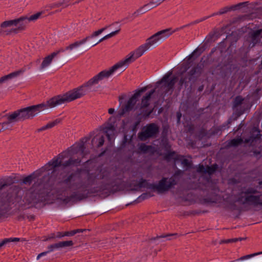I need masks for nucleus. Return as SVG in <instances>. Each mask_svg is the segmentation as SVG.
Instances as JSON below:
<instances>
[{"label":"nucleus","instance_id":"1","mask_svg":"<svg viewBox=\"0 0 262 262\" xmlns=\"http://www.w3.org/2000/svg\"><path fill=\"white\" fill-rule=\"evenodd\" d=\"M150 48L145 42L130 52L124 59L115 64L109 69L99 72L81 86L70 91L63 95L54 97L46 102L37 104V114L42 111L53 108L81 98L85 95L92 86L98 84L100 80L111 77L118 70L122 71L125 70L130 63L143 55Z\"/></svg>","mask_w":262,"mask_h":262},{"label":"nucleus","instance_id":"2","mask_svg":"<svg viewBox=\"0 0 262 262\" xmlns=\"http://www.w3.org/2000/svg\"><path fill=\"white\" fill-rule=\"evenodd\" d=\"M146 90V88L143 87L136 90L134 94L126 101L123 100L125 95L120 96L118 115H127L129 113L135 115H150L153 109L150 105L151 98L155 90L153 89L147 93L142 97L141 101L138 102L141 93Z\"/></svg>","mask_w":262,"mask_h":262},{"label":"nucleus","instance_id":"3","mask_svg":"<svg viewBox=\"0 0 262 262\" xmlns=\"http://www.w3.org/2000/svg\"><path fill=\"white\" fill-rule=\"evenodd\" d=\"M72 178L73 175L71 174L58 184V198L66 204L71 202L81 201L88 196L85 193L86 187L81 182H73Z\"/></svg>","mask_w":262,"mask_h":262},{"label":"nucleus","instance_id":"4","mask_svg":"<svg viewBox=\"0 0 262 262\" xmlns=\"http://www.w3.org/2000/svg\"><path fill=\"white\" fill-rule=\"evenodd\" d=\"M90 139L91 137L83 138L79 142L75 143L69 148L67 151L59 154L58 156L64 154L63 158L61 160V164L60 166H62L63 167H66L71 165L77 166L79 165L81 160L78 158L73 159V158H70L68 160L63 162V160L69 156H72L78 153H80L82 157H84L89 154L90 149L93 148L92 142H90Z\"/></svg>","mask_w":262,"mask_h":262},{"label":"nucleus","instance_id":"5","mask_svg":"<svg viewBox=\"0 0 262 262\" xmlns=\"http://www.w3.org/2000/svg\"><path fill=\"white\" fill-rule=\"evenodd\" d=\"M236 201L245 207L262 206V192L257 187L245 188L237 195Z\"/></svg>","mask_w":262,"mask_h":262},{"label":"nucleus","instance_id":"6","mask_svg":"<svg viewBox=\"0 0 262 262\" xmlns=\"http://www.w3.org/2000/svg\"><path fill=\"white\" fill-rule=\"evenodd\" d=\"M14 181L12 177L0 179V219L6 217L14 200L11 191L3 192L1 190L14 183Z\"/></svg>","mask_w":262,"mask_h":262},{"label":"nucleus","instance_id":"7","mask_svg":"<svg viewBox=\"0 0 262 262\" xmlns=\"http://www.w3.org/2000/svg\"><path fill=\"white\" fill-rule=\"evenodd\" d=\"M63 155L64 154H62L53 158L40 169L24 178L23 183L26 185H30L32 181L37 177L40 176L43 172L51 170L54 171L55 168L60 166L61 164V160L63 158Z\"/></svg>","mask_w":262,"mask_h":262},{"label":"nucleus","instance_id":"8","mask_svg":"<svg viewBox=\"0 0 262 262\" xmlns=\"http://www.w3.org/2000/svg\"><path fill=\"white\" fill-rule=\"evenodd\" d=\"M183 173L181 170H177L174 174L169 179L163 178L158 184L154 186L153 188L159 193H163L168 191L170 188L177 184L179 179L178 176Z\"/></svg>","mask_w":262,"mask_h":262},{"label":"nucleus","instance_id":"9","mask_svg":"<svg viewBox=\"0 0 262 262\" xmlns=\"http://www.w3.org/2000/svg\"><path fill=\"white\" fill-rule=\"evenodd\" d=\"M174 31L171 29H166L158 32L148 38L146 41L148 47L151 49L163 41L170 36Z\"/></svg>","mask_w":262,"mask_h":262},{"label":"nucleus","instance_id":"10","mask_svg":"<svg viewBox=\"0 0 262 262\" xmlns=\"http://www.w3.org/2000/svg\"><path fill=\"white\" fill-rule=\"evenodd\" d=\"M203 66L202 64H197L192 67L187 73L186 76L182 77L179 80V85L182 86L186 85L188 82L195 81L202 73Z\"/></svg>","mask_w":262,"mask_h":262},{"label":"nucleus","instance_id":"11","mask_svg":"<svg viewBox=\"0 0 262 262\" xmlns=\"http://www.w3.org/2000/svg\"><path fill=\"white\" fill-rule=\"evenodd\" d=\"M250 107L249 100L241 96H236L233 102V110L237 112V115L244 114L246 111L249 110Z\"/></svg>","mask_w":262,"mask_h":262},{"label":"nucleus","instance_id":"12","mask_svg":"<svg viewBox=\"0 0 262 262\" xmlns=\"http://www.w3.org/2000/svg\"><path fill=\"white\" fill-rule=\"evenodd\" d=\"M172 75V72H168L164 75L163 78L157 82V85L163 84V90H164L165 94L169 92L171 93L173 90L174 85L176 83L177 77H173L169 79V77Z\"/></svg>","mask_w":262,"mask_h":262},{"label":"nucleus","instance_id":"13","mask_svg":"<svg viewBox=\"0 0 262 262\" xmlns=\"http://www.w3.org/2000/svg\"><path fill=\"white\" fill-rule=\"evenodd\" d=\"M107 28H108V26H106V27L102 28L96 31H95L91 35L88 36L84 38L83 39H82L80 40L76 41L70 44L69 46H67L66 48V49L67 51H70L78 49L81 46L84 44L90 39L97 37V36L101 34Z\"/></svg>","mask_w":262,"mask_h":262},{"label":"nucleus","instance_id":"14","mask_svg":"<svg viewBox=\"0 0 262 262\" xmlns=\"http://www.w3.org/2000/svg\"><path fill=\"white\" fill-rule=\"evenodd\" d=\"M158 132V126L154 123H151L147 125L143 131L139 134L138 137L141 141H145L148 138L155 136Z\"/></svg>","mask_w":262,"mask_h":262},{"label":"nucleus","instance_id":"15","mask_svg":"<svg viewBox=\"0 0 262 262\" xmlns=\"http://www.w3.org/2000/svg\"><path fill=\"white\" fill-rule=\"evenodd\" d=\"M18 20H6L3 22L1 24V32L0 34L2 33H6L7 34H8L10 33V29L13 27H15L16 23L18 21Z\"/></svg>","mask_w":262,"mask_h":262},{"label":"nucleus","instance_id":"16","mask_svg":"<svg viewBox=\"0 0 262 262\" xmlns=\"http://www.w3.org/2000/svg\"><path fill=\"white\" fill-rule=\"evenodd\" d=\"M93 148H99L102 146L104 142V135L101 132H98L91 140Z\"/></svg>","mask_w":262,"mask_h":262},{"label":"nucleus","instance_id":"17","mask_svg":"<svg viewBox=\"0 0 262 262\" xmlns=\"http://www.w3.org/2000/svg\"><path fill=\"white\" fill-rule=\"evenodd\" d=\"M37 196V193L33 190V188H31L26 191L23 202L25 204L29 205L36 201Z\"/></svg>","mask_w":262,"mask_h":262},{"label":"nucleus","instance_id":"18","mask_svg":"<svg viewBox=\"0 0 262 262\" xmlns=\"http://www.w3.org/2000/svg\"><path fill=\"white\" fill-rule=\"evenodd\" d=\"M30 116H8L7 120L2 123L3 127L4 128L6 125L11 123H14L18 121H23L26 119H29L30 118Z\"/></svg>","mask_w":262,"mask_h":262},{"label":"nucleus","instance_id":"19","mask_svg":"<svg viewBox=\"0 0 262 262\" xmlns=\"http://www.w3.org/2000/svg\"><path fill=\"white\" fill-rule=\"evenodd\" d=\"M248 3V2H243V3H238L236 5H232V6H227V7H225L224 8H221L219 11V13L218 14H220V15H222L223 14H225V13H226L229 11H235L236 10H237L238 9H239V8L242 6H246V5Z\"/></svg>","mask_w":262,"mask_h":262},{"label":"nucleus","instance_id":"20","mask_svg":"<svg viewBox=\"0 0 262 262\" xmlns=\"http://www.w3.org/2000/svg\"><path fill=\"white\" fill-rule=\"evenodd\" d=\"M261 137L260 132L255 128H253L251 132V136L248 139H246L244 141L245 143H253L259 140Z\"/></svg>","mask_w":262,"mask_h":262},{"label":"nucleus","instance_id":"21","mask_svg":"<svg viewBox=\"0 0 262 262\" xmlns=\"http://www.w3.org/2000/svg\"><path fill=\"white\" fill-rule=\"evenodd\" d=\"M56 56V53H51L50 55L46 57L41 63L40 67V70H43L48 68L52 63L53 59Z\"/></svg>","mask_w":262,"mask_h":262},{"label":"nucleus","instance_id":"22","mask_svg":"<svg viewBox=\"0 0 262 262\" xmlns=\"http://www.w3.org/2000/svg\"><path fill=\"white\" fill-rule=\"evenodd\" d=\"M62 120H63V118H57V119H55L54 120L49 122L46 125L37 129V132H40L45 130L46 129L51 128L59 124V123H60L61 122V121H62Z\"/></svg>","mask_w":262,"mask_h":262},{"label":"nucleus","instance_id":"23","mask_svg":"<svg viewBox=\"0 0 262 262\" xmlns=\"http://www.w3.org/2000/svg\"><path fill=\"white\" fill-rule=\"evenodd\" d=\"M196 50H194L191 54L186 57L185 61L182 64V68L183 69V73L187 71L191 66L193 61L192 60L193 54L195 52Z\"/></svg>","mask_w":262,"mask_h":262},{"label":"nucleus","instance_id":"24","mask_svg":"<svg viewBox=\"0 0 262 262\" xmlns=\"http://www.w3.org/2000/svg\"><path fill=\"white\" fill-rule=\"evenodd\" d=\"M115 129L114 127L112 125H111L107 127H106L104 130V133L105 134L108 140L112 142L114 141L115 138Z\"/></svg>","mask_w":262,"mask_h":262},{"label":"nucleus","instance_id":"25","mask_svg":"<svg viewBox=\"0 0 262 262\" xmlns=\"http://www.w3.org/2000/svg\"><path fill=\"white\" fill-rule=\"evenodd\" d=\"M24 72V70H18L14 72H12L7 75H5L4 76L0 78V84L6 81H7L9 79L12 78L13 77H16L18 76L21 73H23Z\"/></svg>","mask_w":262,"mask_h":262},{"label":"nucleus","instance_id":"26","mask_svg":"<svg viewBox=\"0 0 262 262\" xmlns=\"http://www.w3.org/2000/svg\"><path fill=\"white\" fill-rule=\"evenodd\" d=\"M14 20H18L19 21L16 23L15 27H17L19 29H23L26 25L29 23L28 21V17L22 16L18 18L15 19Z\"/></svg>","mask_w":262,"mask_h":262},{"label":"nucleus","instance_id":"27","mask_svg":"<svg viewBox=\"0 0 262 262\" xmlns=\"http://www.w3.org/2000/svg\"><path fill=\"white\" fill-rule=\"evenodd\" d=\"M151 9L152 8L150 7L149 4H147L144 5L143 7H140L139 9L134 12V13L133 14V15L134 16V17H137L140 14L146 13V12H147L148 11Z\"/></svg>","mask_w":262,"mask_h":262},{"label":"nucleus","instance_id":"28","mask_svg":"<svg viewBox=\"0 0 262 262\" xmlns=\"http://www.w3.org/2000/svg\"><path fill=\"white\" fill-rule=\"evenodd\" d=\"M78 230H72L71 231H67L64 232H58L56 234V237L61 238L65 236H73L77 233Z\"/></svg>","mask_w":262,"mask_h":262},{"label":"nucleus","instance_id":"29","mask_svg":"<svg viewBox=\"0 0 262 262\" xmlns=\"http://www.w3.org/2000/svg\"><path fill=\"white\" fill-rule=\"evenodd\" d=\"M260 254H262V251L259 252H256V253H254L252 254H248V255H246L242 256L240 258L237 259L236 261H244L245 260H247L250 258H252V257L257 256V255H259Z\"/></svg>","mask_w":262,"mask_h":262},{"label":"nucleus","instance_id":"30","mask_svg":"<svg viewBox=\"0 0 262 262\" xmlns=\"http://www.w3.org/2000/svg\"><path fill=\"white\" fill-rule=\"evenodd\" d=\"M243 238L239 237V238H233L227 239H222L219 242L220 244H229L231 243H236L238 241H241L243 239Z\"/></svg>","mask_w":262,"mask_h":262},{"label":"nucleus","instance_id":"31","mask_svg":"<svg viewBox=\"0 0 262 262\" xmlns=\"http://www.w3.org/2000/svg\"><path fill=\"white\" fill-rule=\"evenodd\" d=\"M243 142V140L241 138H237V139H233L229 141L228 144H229V145H230L231 146H237L238 145L242 143Z\"/></svg>","mask_w":262,"mask_h":262},{"label":"nucleus","instance_id":"32","mask_svg":"<svg viewBox=\"0 0 262 262\" xmlns=\"http://www.w3.org/2000/svg\"><path fill=\"white\" fill-rule=\"evenodd\" d=\"M180 156L176 155L175 152H170L166 155L165 159L169 161L170 160L173 159L175 161L179 159Z\"/></svg>","mask_w":262,"mask_h":262},{"label":"nucleus","instance_id":"33","mask_svg":"<svg viewBox=\"0 0 262 262\" xmlns=\"http://www.w3.org/2000/svg\"><path fill=\"white\" fill-rule=\"evenodd\" d=\"M42 14V12H37L35 14H34L31 15L29 17H28V21H35L38 19Z\"/></svg>","mask_w":262,"mask_h":262},{"label":"nucleus","instance_id":"34","mask_svg":"<svg viewBox=\"0 0 262 262\" xmlns=\"http://www.w3.org/2000/svg\"><path fill=\"white\" fill-rule=\"evenodd\" d=\"M217 168V165L214 164L211 166H207L206 167V173L211 174L213 173L216 169Z\"/></svg>","mask_w":262,"mask_h":262},{"label":"nucleus","instance_id":"35","mask_svg":"<svg viewBox=\"0 0 262 262\" xmlns=\"http://www.w3.org/2000/svg\"><path fill=\"white\" fill-rule=\"evenodd\" d=\"M209 18H210V16H205V17H202L201 18H200V19L195 20V21L191 23L190 24H188V25L182 26L181 27V28H184L185 27L188 26H189L190 25H194V24H198V23H199L200 22H202L203 21H204V20H206L207 19H208Z\"/></svg>","mask_w":262,"mask_h":262},{"label":"nucleus","instance_id":"36","mask_svg":"<svg viewBox=\"0 0 262 262\" xmlns=\"http://www.w3.org/2000/svg\"><path fill=\"white\" fill-rule=\"evenodd\" d=\"M61 248L72 246L74 243L72 241L59 242Z\"/></svg>","mask_w":262,"mask_h":262},{"label":"nucleus","instance_id":"37","mask_svg":"<svg viewBox=\"0 0 262 262\" xmlns=\"http://www.w3.org/2000/svg\"><path fill=\"white\" fill-rule=\"evenodd\" d=\"M152 148V146L147 145L145 144H141L139 147V149L144 152L148 151L149 149Z\"/></svg>","mask_w":262,"mask_h":262},{"label":"nucleus","instance_id":"38","mask_svg":"<svg viewBox=\"0 0 262 262\" xmlns=\"http://www.w3.org/2000/svg\"><path fill=\"white\" fill-rule=\"evenodd\" d=\"M165 0H156V1H151L149 4L150 6H152L151 7L152 8H155L158 6H159L161 4H162Z\"/></svg>","mask_w":262,"mask_h":262},{"label":"nucleus","instance_id":"39","mask_svg":"<svg viewBox=\"0 0 262 262\" xmlns=\"http://www.w3.org/2000/svg\"><path fill=\"white\" fill-rule=\"evenodd\" d=\"M262 33V29H259L255 31H253L250 35V37L260 38V36Z\"/></svg>","mask_w":262,"mask_h":262},{"label":"nucleus","instance_id":"40","mask_svg":"<svg viewBox=\"0 0 262 262\" xmlns=\"http://www.w3.org/2000/svg\"><path fill=\"white\" fill-rule=\"evenodd\" d=\"M251 41L249 45L250 47H254L256 44L258 43L260 41V38L251 37Z\"/></svg>","mask_w":262,"mask_h":262},{"label":"nucleus","instance_id":"41","mask_svg":"<svg viewBox=\"0 0 262 262\" xmlns=\"http://www.w3.org/2000/svg\"><path fill=\"white\" fill-rule=\"evenodd\" d=\"M10 190H12L15 192L16 193V195H17L19 192L21 190V189L19 186L15 185L11 187Z\"/></svg>","mask_w":262,"mask_h":262},{"label":"nucleus","instance_id":"42","mask_svg":"<svg viewBox=\"0 0 262 262\" xmlns=\"http://www.w3.org/2000/svg\"><path fill=\"white\" fill-rule=\"evenodd\" d=\"M206 167L203 165L200 164L197 168V171L200 173H206Z\"/></svg>","mask_w":262,"mask_h":262},{"label":"nucleus","instance_id":"43","mask_svg":"<svg viewBox=\"0 0 262 262\" xmlns=\"http://www.w3.org/2000/svg\"><path fill=\"white\" fill-rule=\"evenodd\" d=\"M10 239H4L0 242V250L7 243L10 242Z\"/></svg>","mask_w":262,"mask_h":262},{"label":"nucleus","instance_id":"44","mask_svg":"<svg viewBox=\"0 0 262 262\" xmlns=\"http://www.w3.org/2000/svg\"><path fill=\"white\" fill-rule=\"evenodd\" d=\"M182 164L185 167H190L191 165L190 162L187 159H184L182 161Z\"/></svg>","mask_w":262,"mask_h":262},{"label":"nucleus","instance_id":"45","mask_svg":"<svg viewBox=\"0 0 262 262\" xmlns=\"http://www.w3.org/2000/svg\"><path fill=\"white\" fill-rule=\"evenodd\" d=\"M146 183V180H144L143 179H141L140 180V181L138 184V186H139V187H145Z\"/></svg>","mask_w":262,"mask_h":262},{"label":"nucleus","instance_id":"46","mask_svg":"<svg viewBox=\"0 0 262 262\" xmlns=\"http://www.w3.org/2000/svg\"><path fill=\"white\" fill-rule=\"evenodd\" d=\"M119 31H120V29H119L115 31H113L108 34L110 37L111 38V37L116 35L117 34H118L119 32Z\"/></svg>","mask_w":262,"mask_h":262},{"label":"nucleus","instance_id":"47","mask_svg":"<svg viewBox=\"0 0 262 262\" xmlns=\"http://www.w3.org/2000/svg\"><path fill=\"white\" fill-rule=\"evenodd\" d=\"M52 246H53V247L54 248V250L61 248L59 242L56 243V244H52Z\"/></svg>","mask_w":262,"mask_h":262},{"label":"nucleus","instance_id":"48","mask_svg":"<svg viewBox=\"0 0 262 262\" xmlns=\"http://www.w3.org/2000/svg\"><path fill=\"white\" fill-rule=\"evenodd\" d=\"M48 253V252H43L39 254L37 256V259H39L41 256L46 255Z\"/></svg>","mask_w":262,"mask_h":262},{"label":"nucleus","instance_id":"49","mask_svg":"<svg viewBox=\"0 0 262 262\" xmlns=\"http://www.w3.org/2000/svg\"><path fill=\"white\" fill-rule=\"evenodd\" d=\"M67 50L66 49H63V48H61L59 50L56 51V52H53L52 53H56V56L57 55H58L59 53H61V52H64L65 51H66Z\"/></svg>","mask_w":262,"mask_h":262},{"label":"nucleus","instance_id":"50","mask_svg":"<svg viewBox=\"0 0 262 262\" xmlns=\"http://www.w3.org/2000/svg\"><path fill=\"white\" fill-rule=\"evenodd\" d=\"M48 251H47V252H48V253L52 252L54 250V248L53 247L52 245H51L49 246L48 247Z\"/></svg>","mask_w":262,"mask_h":262},{"label":"nucleus","instance_id":"51","mask_svg":"<svg viewBox=\"0 0 262 262\" xmlns=\"http://www.w3.org/2000/svg\"><path fill=\"white\" fill-rule=\"evenodd\" d=\"M55 237H56V235L55 236V234L54 233H52L50 235V236H49L47 238V240H50L51 239H52V238H55Z\"/></svg>","mask_w":262,"mask_h":262},{"label":"nucleus","instance_id":"52","mask_svg":"<svg viewBox=\"0 0 262 262\" xmlns=\"http://www.w3.org/2000/svg\"><path fill=\"white\" fill-rule=\"evenodd\" d=\"M115 109L113 108H109L108 110V113L110 114V115H112L113 114H114L115 113Z\"/></svg>","mask_w":262,"mask_h":262},{"label":"nucleus","instance_id":"53","mask_svg":"<svg viewBox=\"0 0 262 262\" xmlns=\"http://www.w3.org/2000/svg\"><path fill=\"white\" fill-rule=\"evenodd\" d=\"M103 40H104V37H102V38H101L100 39H99V40L98 42H97L96 43H94V45H93L92 46V47H94V46H95L96 45H97V44H98L99 43H100V42H102V41H103Z\"/></svg>","mask_w":262,"mask_h":262},{"label":"nucleus","instance_id":"54","mask_svg":"<svg viewBox=\"0 0 262 262\" xmlns=\"http://www.w3.org/2000/svg\"><path fill=\"white\" fill-rule=\"evenodd\" d=\"M103 40H104V37H102V38H101L100 39H99V40L98 42H97L96 43H94V45H93L92 46V47H94V46H95L96 45H97V44H98L99 43H100V42H102V41H103Z\"/></svg>","mask_w":262,"mask_h":262},{"label":"nucleus","instance_id":"55","mask_svg":"<svg viewBox=\"0 0 262 262\" xmlns=\"http://www.w3.org/2000/svg\"><path fill=\"white\" fill-rule=\"evenodd\" d=\"M10 239H11L10 242H18L19 241V238L16 237L13 238H10Z\"/></svg>","mask_w":262,"mask_h":262},{"label":"nucleus","instance_id":"56","mask_svg":"<svg viewBox=\"0 0 262 262\" xmlns=\"http://www.w3.org/2000/svg\"><path fill=\"white\" fill-rule=\"evenodd\" d=\"M218 13H219V11L217 12L213 13L211 15H209L208 16H210V17H212V16H214L215 15H220V14H218Z\"/></svg>","mask_w":262,"mask_h":262},{"label":"nucleus","instance_id":"57","mask_svg":"<svg viewBox=\"0 0 262 262\" xmlns=\"http://www.w3.org/2000/svg\"><path fill=\"white\" fill-rule=\"evenodd\" d=\"M103 37L104 38V40L110 38L108 34L106 35L105 36H103Z\"/></svg>","mask_w":262,"mask_h":262},{"label":"nucleus","instance_id":"58","mask_svg":"<svg viewBox=\"0 0 262 262\" xmlns=\"http://www.w3.org/2000/svg\"><path fill=\"white\" fill-rule=\"evenodd\" d=\"M177 120H178V122H179L180 120V119H181V117H182V116H177Z\"/></svg>","mask_w":262,"mask_h":262},{"label":"nucleus","instance_id":"59","mask_svg":"<svg viewBox=\"0 0 262 262\" xmlns=\"http://www.w3.org/2000/svg\"><path fill=\"white\" fill-rule=\"evenodd\" d=\"M76 230H78V231L77 232V233H79V232H82L84 230H81V229H76Z\"/></svg>","mask_w":262,"mask_h":262},{"label":"nucleus","instance_id":"60","mask_svg":"<svg viewBox=\"0 0 262 262\" xmlns=\"http://www.w3.org/2000/svg\"><path fill=\"white\" fill-rule=\"evenodd\" d=\"M30 219L33 220L34 219V216L33 215H31L30 217Z\"/></svg>","mask_w":262,"mask_h":262},{"label":"nucleus","instance_id":"61","mask_svg":"<svg viewBox=\"0 0 262 262\" xmlns=\"http://www.w3.org/2000/svg\"><path fill=\"white\" fill-rule=\"evenodd\" d=\"M203 89V86H200L199 89V91H202Z\"/></svg>","mask_w":262,"mask_h":262},{"label":"nucleus","instance_id":"62","mask_svg":"<svg viewBox=\"0 0 262 262\" xmlns=\"http://www.w3.org/2000/svg\"><path fill=\"white\" fill-rule=\"evenodd\" d=\"M139 124V121L138 122H137L136 123H135V127H136L137 125H138V124Z\"/></svg>","mask_w":262,"mask_h":262},{"label":"nucleus","instance_id":"63","mask_svg":"<svg viewBox=\"0 0 262 262\" xmlns=\"http://www.w3.org/2000/svg\"><path fill=\"white\" fill-rule=\"evenodd\" d=\"M177 115H181V114L180 113H177Z\"/></svg>","mask_w":262,"mask_h":262},{"label":"nucleus","instance_id":"64","mask_svg":"<svg viewBox=\"0 0 262 262\" xmlns=\"http://www.w3.org/2000/svg\"><path fill=\"white\" fill-rule=\"evenodd\" d=\"M145 195H146V194H143V195H142V196L144 198H145Z\"/></svg>","mask_w":262,"mask_h":262}]
</instances>
